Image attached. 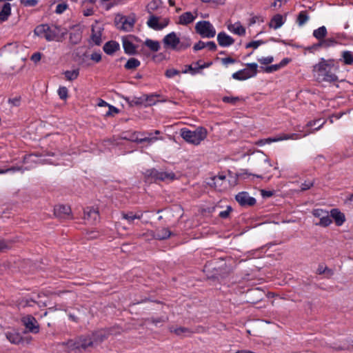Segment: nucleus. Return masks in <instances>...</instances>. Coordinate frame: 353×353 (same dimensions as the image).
<instances>
[{"instance_id": "obj_34", "label": "nucleus", "mask_w": 353, "mask_h": 353, "mask_svg": "<svg viewBox=\"0 0 353 353\" xmlns=\"http://www.w3.org/2000/svg\"><path fill=\"white\" fill-rule=\"evenodd\" d=\"M338 44L337 41L334 38L323 39L321 41L318 43L319 46H322L323 48H328Z\"/></svg>"}, {"instance_id": "obj_21", "label": "nucleus", "mask_w": 353, "mask_h": 353, "mask_svg": "<svg viewBox=\"0 0 353 353\" xmlns=\"http://www.w3.org/2000/svg\"><path fill=\"white\" fill-rule=\"evenodd\" d=\"M81 342V352L85 351L88 347L94 345V340L92 335H81L78 336Z\"/></svg>"}, {"instance_id": "obj_10", "label": "nucleus", "mask_w": 353, "mask_h": 353, "mask_svg": "<svg viewBox=\"0 0 353 353\" xmlns=\"http://www.w3.org/2000/svg\"><path fill=\"white\" fill-rule=\"evenodd\" d=\"M169 23V20L168 19H161L159 17L155 15H150L147 24L150 28L155 30H161L165 28Z\"/></svg>"}, {"instance_id": "obj_48", "label": "nucleus", "mask_w": 353, "mask_h": 353, "mask_svg": "<svg viewBox=\"0 0 353 353\" xmlns=\"http://www.w3.org/2000/svg\"><path fill=\"white\" fill-rule=\"evenodd\" d=\"M68 6L66 3H61L57 5L55 12L57 14H62L63 12L66 10Z\"/></svg>"}, {"instance_id": "obj_5", "label": "nucleus", "mask_w": 353, "mask_h": 353, "mask_svg": "<svg viewBox=\"0 0 353 353\" xmlns=\"http://www.w3.org/2000/svg\"><path fill=\"white\" fill-rule=\"evenodd\" d=\"M148 180L170 182L175 179L176 176L172 172H163L156 169H149L144 172Z\"/></svg>"}, {"instance_id": "obj_35", "label": "nucleus", "mask_w": 353, "mask_h": 353, "mask_svg": "<svg viewBox=\"0 0 353 353\" xmlns=\"http://www.w3.org/2000/svg\"><path fill=\"white\" fill-rule=\"evenodd\" d=\"M144 45L147 46L152 52H157L160 49L159 42L150 39H147L145 41Z\"/></svg>"}, {"instance_id": "obj_50", "label": "nucleus", "mask_w": 353, "mask_h": 353, "mask_svg": "<svg viewBox=\"0 0 353 353\" xmlns=\"http://www.w3.org/2000/svg\"><path fill=\"white\" fill-rule=\"evenodd\" d=\"M327 212V211L323 210L322 209H315L312 211V214L315 217H318L321 219L323 216H326Z\"/></svg>"}, {"instance_id": "obj_19", "label": "nucleus", "mask_w": 353, "mask_h": 353, "mask_svg": "<svg viewBox=\"0 0 353 353\" xmlns=\"http://www.w3.org/2000/svg\"><path fill=\"white\" fill-rule=\"evenodd\" d=\"M246 65L248 67L247 68H244L240 70L241 71V73L244 74V77L247 80L256 76L257 74L258 65L256 63H247Z\"/></svg>"}, {"instance_id": "obj_6", "label": "nucleus", "mask_w": 353, "mask_h": 353, "mask_svg": "<svg viewBox=\"0 0 353 353\" xmlns=\"http://www.w3.org/2000/svg\"><path fill=\"white\" fill-rule=\"evenodd\" d=\"M300 132H304V134L301 133H292V134H283L281 135L276 136L273 138H268L265 139H261L259 143L261 144H270L272 142H276L283 140H288V139H293L296 140L301 139L304 137H306L307 135L310 134V133H312V130H305L304 129L303 130H300Z\"/></svg>"}, {"instance_id": "obj_16", "label": "nucleus", "mask_w": 353, "mask_h": 353, "mask_svg": "<svg viewBox=\"0 0 353 353\" xmlns=\"http://www.w3.org/2000/svg\"><path fill=\"white\" fill-rule=\"evenodd\" d=\"M134 20L131 17H121L119 21L117 23V26L119 29H121L125 32H130L132 30L134 25Z\"/></svg>"}, {"instance_id": "obj_59", "label": "nucleus", "mask_w": 353, "mask_h": 353, "mask_svg": "<svg viewBox=\"0 0 353 353\" xmlns=\"http://www.w3.org/2000/svg\"><path fill=\"white\" fill-rule=\"evenodd\" d=\"M90 59L96 63H99L101 60V54L99 52H93Z\"/></svg>"}, {"instance_id": "obj_7", "label": "nucleus", "mask_w": 353, "mask_h": 353, "mask_svg": "<svg viewBox=\"0 0 353 353\" xmlns=\"http://www.w3.org/2000/svg\"><path fill=\"white\" fill-rule=\"evenodd\" d=\"M196 32L203 38H213L216 35V30L208 21H201L196 23Z\"/></svg>"}, {"instance_id": "obj_9", "label": "nucleus", "mask_w": 353, "mask_h": 353, "mask_svg": "<svg viewBox=\"0 0 353 353\" xmlns=\"http://www.w3.org/2000/svg\"><path fill=\"white\" fill-rule=\"evenodd\" d=\"M80 345L81 342L78 336L59 343V346L64 349L67 352H74L75 353L81 352V347H80Z\"/></svg>"}, {"instance_id": "obj_22", "label": "nucleus", "mask_w": 353, "mask_h": 353, "mask_svg": "<svg viewBox=\"0 0 353 353\" xmlns=\"http://www.w3.org/2000/svg\"><path fill=\"white\" fill-rule=\"evenodd\" d=\"M102 28L100 26H93L92 28L91 39L96 45L99 46L101 42Z\"/></svg>"}, {"instance_id": "obj_12", "label": "nucleus", "mask_w": 353, "mask_h": 353, "mask_svg": "<svg viewBox=\"0 0 353 353\" xmlns=\"http://www.w3.org/2000/svg\"><path fill=\"white\" fill-rule=\"evenodd\" d=\"M161 134V132L159 130H154L152 132H143L139 134V143H143L146 142L148 144L151 145L153 143L156 142L159 139H162L161 138H158L155 135H159Z\"/></svg>"}, {"instance_id": "obj_25", "label": "nucleus", "mask_w": 353, "mask_h": 353, "mask_svg": "<svg viewBox=\"0 0 353 353\" xmlns=\"http://www.w3.org/2000/svg\"><path fill=\"white\" fill-rule=\"evenodd\" d=\"M11 14V5L10 3H5L0 9V23L6 21Z\"/></svg>"}, {"instance_id": "obj_18", "label": "nucleus", "mask_w": 353, "mask_h": 353, "mask_svg": "<svg viewBox=\"0 0 353 353\" xmlns=\"http://www.w3.org/2000/svg\"><path fill=\"white\" fill-rule=\"evenodd\" d=\"M54 214L63 219L68 218L70 215L71 209L68 205H59L54 208Z\"/></svg>"}, {"instance_id": "obj_46", "label": "nucleus", "mask_w": 353, "mask_h": 353, "mask_svg": "<svg viewBox=\"0 0 353 353\" xmlns=\"http://www.w3.org/2000/svg\"><path fill=\"white\" fill-rule=\"evenodd\" d=\"M38 2V0H20L21 4L25 7H34Z\"/></svg>"}, {"instance_id": "obj_53", "label": "nucleus", "mask_w": 353, "mask_h": 353, "mask_svg": "<svg viewBox=\"0 0 353 353\" xmlns=\"http://www.w3.org/2000/svg\"><path fill=\"white\" fill-rule=\"evenodd\" d=\"M263 43V41H253L246 44L245 48H253L254 49H256L260 45Z\"/></svg>"}, {"instance_id": "obj_33", "label": "nucleus", "mask_w": 353, "mask_h": 353, "mask_svg": "<svg viewBox=\"0 0 353 353\" xmlns=\"http://www.w3.org/2000/svg\"><path fill=\"white\" fill-rule=\"evenodd\" d=\"M327 32L326 28L324 26H323L314 30L313 31L312 34L317 40H319V42H320L323 39H325V36L327 35Z\"/></svg>"}, {"instance_id": "obj_2", "label": "nucleus", "mask_w": 353, "mask_h": 353, "mask_svg": "<svg viewBox=\"0 0 353 353\" xmlns=\"http://www.w3.org/2000/svg\"><path fill=\"white\" fill-rule=\"evenodd\" d=\"M34 33L38 37L44 38L48 41H60L64 35V32H61L60 27L50 26L48 24L37 26L34 30Z\"/></svg>"}, {"instance_id": "obj_17", "label": "nucleus", "mask_w": 353, "mask_h": 353, "mask_svg": "<svg viewBox=\"0 0 353 353\" xmlns=\"http://www.w3.org/2000/svg\"><path fill=\"white\" fill-rule=\"evenodd\" d=\"M217 41L220 46L225 48L232 46L234 39L225 32H221L217 34Z\"/></svg>"}, {"instance_id": "obj_20", "label": "nucleus", "mask_w": 353, "mask_h": 353, "mask_svg": "<svg viewBox=\"0 0 353 353\" xmlns=\"http://www.w3.org/2000/svg\"><path fill=\"white\" fill-rule=\"evenodd\" d=\"M197 17V13L195 12L192 13L191 12H186L179 16V23L181 25H188L192 23Z\"/></svg>"}, {"instance_id": "obj_37", "label": "nucleus", "mask_w": 353, "mask_h": 353, "mask_svg": "<svg viewBox=\"0 0 353 353\" xmlns=\"http://www.w3.org/2000/svg\"><path fill=\"white\" fill-rule=\"evenodd\" d=\"M181 73L183 74H190L191 75L194 76L196 74H200V71L198 69V67H193V64L192 65H185L184 66V69L181 71Z\"/></svg>"}, {"instance_id": "obj_64", "label": "nucleus", "mask_w": 353, "mask_h": 353, "mask_svg": "<svg viewBox=\"0 0 353 353\" xmlns=\"http://www.w3.org/2000/svg\"><path fill=\"white\" fill-rule=\"evenodd\" d=\"M108 106H109V111L107 112V113H106L107 116L111 115L112 114H117L119 112V110L117 108L114 107L113 105H108Z\"/></svg>"}, {"instance_id": "obj_28", "label": "nucleus", "mask_w": 353, "mask_h": 353, "mask_svg": "<svg viewBox=\"0 0 353 353\" xmlns=\"http://www.w3.org/2000/svg\"><path fill=\"white\" fill-rule=\"evenodd\" d=\"M228 29L232 33L236 34L239 36H243L245 34V28L241 26L239 22L234 23V24H230L228 26Z\"/></svg>"}, {"instance_id": "obj_54", "label": "nucleus", "mask_w": 353, "mask_h": 353, "mask_svg": "<svg viewBox=\"0 0 353 353\" xmlns=\"http://www.w3.org/2000/svg\"><path fill=\"white\" fill-rule=\"evenodd\" d=\"M232 77L238 81H245L246 80L245 77H244V74L241 73V70H239L234 73L232 74Z\"/></svg>"}, {"instance_id": "obj_38", "label": "nucleus", "mask_w": 353, "mask_h": 353, "mask_svg": "<svg viewBox=\"0 0 353 353\" xmlns=\"http://www.w3.org/2000/svg\"><path fill=\"white\" fill-rule=\"evenodd\" d=\"M79 70L75 69L73 70H66L64 72V75L68 81H74L79 77Z\"/></svg>"}, {"instance_id": "obj_26", "label": "nucleus", "mask_w": 353, "mask_h": 353, "mask_svg": "<svg viewBox=\"0 0 353 353\" xmlns=\"http://www.w3.org/2000/svg\"><path fill=\"white\" fill-rule=\"evenodd\" d=\"M120 48L119 43L115 41H110L103 46V50L108 54H112Z\"/></svg>"}, {"instance_id": "obj_36", "label": "nucleus", "mask_w": 353, "mask_h": 353, "mask_svg": "<svg viewBox=\"0 0 353 353\" xmlns=\"http://www.w3.org/2000/svg\"><path fill=\"white\" fill-rule=\"evenodd\" d=\"M141 62L136 58H130L128 60L124 67L126 70H134L139 67Z\"/></svg>"}, {"instance_id": "obj_49", "label": "nucleus", "mask_w": 353, "mask_h": 353, "mask_svg": "<svg viewBox=\"0 0 353 353\" xmlns=\"http://www.w3.org/2000/svg\"><path fill=\"white\" fill-rule=\"evenodd\" d=\"M221 63L227 67L229 64H233L237 62V61L230 57L221 58Z\"/></svg>"}, {"instance_id": "obj_52", "label": "nucleus", "mask_w": 353, "mask_h": 353, "mask_svg": "<svg viewBox=\"0 0 353 353\" xmlns=\"http://www.w3.org/2000/svg\"><path fill=\"white\" fill-rule=\"evenodd\" d=\"M280 69H281V68H280V66H279V65L278 63V64H274V65H270V66H267L265 68L264 71L265 72H267V73H272V72L277 71V70H279Z\"/></svg>"}, {"instance_id": "obj_23", "label": "nucleus", "mask_w": 353, "mask_h": 353, "mask_svg": "<svg viewBox=\"0 0 353 353\" xmlns=\"http://www.w3.org/2000/svg\"><path fill=\"white\" fill-rule=\"evenodd\" d=\"M6 339L12 344L18 345L23 341L20 333L15 330L8 331L6 333Z\"/></svg>"}, {"instance_id": "obj_3", "label": "nucleus", "mask_w": 353, "mask_h": 353, "mask_svg": "<svg viewBox=\"0 0 353 353\" xmlns=\"http://www.w3.org/2000/svg\"><path fill=\"white\" fill-rule=\"evenodd\" d=\"M163 43L165 49L181 51L190 47L192 42L190 38H179L174 32H172L163 37Z\"/></svg>"}, {"instance_id": "obj_27", "label": "nucleus", "mask_w": 353, "mask_h": 353, "mask_svg": "<svg viewBox=\"0 0 353 353\" xmlns=\"http://www.w3.org/2000/svg\"><path fill=\"white\" fill-rule=\"evenodd\" d=\"M285 19L281 14H276L270 20L269 26L276 30L283 26V24L285 23Z\"/></svg>"}, {"instance_id": "obj_30", "label": "nucleus", "mask_w": 353, "mask_h": 353, "mask_svg": "<svg viewBox=\"0 0 353 353\" xmlns=\"http://www.w3.org/2000/svg\"><path fill=\"white\" fill-rule=\"evenodd\" d=\"M139 134L140 132H124L121 134V139L139 143Z\"/></svg>"}, {"instance_id": "obj_29", "label": "nucleus", "mask_w": 353, "mask_h": 353, "mask_svg": "<svg viewBox=\"0 0 353 353\" xmlns=\"http://www.w3.org/2000/svg\"><path fill=\"white\" fill-rule=\"evenodd\" d=\"M122 218L125 219L129 223H132L135 219H141L143 216L142 212H137L134 214L132 212H122Z\"/></svg>"}, {"instance_id": "obj_58", "label": "nucleus", "mask_w": 353, "mask_h": 353, "mask_svg": "<svg viewBox=\"0 0 353 353\" xmlns=\"http://www.w3.org/2000/svg\"><path fill=\"white\" fill-rule=\"evenodd\" d=\"M20 101H21L20 97H14V98L8 99L9 103L12 104L14 106H19L20 105Z\"/></svg>"}, {"instance_id": "obj_39", "label": "nucleus", "mask_w": 353, "mask_h": 353, "mask_svg": "<svg viewBox=\"0 0 353 353\" xmlns=\"http://www.w3.org/2000/svg\"><path fill=\"white\" fill-rule=\"evenodd\" d=\"M309 20V17L306 11H301L299 12L296 22L299 26H303Z\"/></svg>"}, {"instance_id": "obj_63", "label": "nucleus", "mask_w": 353, "mask_h": 353, "mask_svg": "<svg viewBox=\"0 0 353 353\" xmlns=\"http://www.w3.org/2000/svg\"><path fill=\"white\" fill-rule=\"evenodd\" d=\"M21 168L19 167H12L6 170L0 169V174H5L8 172H16L20 170Z\"/></svg>"}, {"instance_id": "obj_56", "label": "nucleus", "mask_w": 353, "mask_h": 353, "mask_svg": "<svg viewBox=\"0 0 353 353\" xmlns=\"http://www.w3.org/2000/svg\"><path fill=\"white\" fill-rule=\"evenodd\" d=\"M205 48V43L202 41H199L198 43H196L194 46L193 49L194 51H197V50H202Z\"/></svg>"}, {"instance_id": "obj_11", "label": "nucleus", "mask_w": 353, "mask_h": 353, "mask_svg": "<svg viewBox=\"0 0 353 353\" xmlns=\"http://www.w3.org/2000/svg\"><path fill=\"white\" fill-rule=\"evenodd\" d=\"M21 321L25 325L26 328L30 332L37 334L39 331V324L34 317L31 315H27L22 318Z\"/></svg>"}, {"instance_id": "obj_51", "label": "nucleus", "mask_w": 353, "mask_h": 353, "mask_svg": "<svg viewBox=\"0 0 353 353\" xmlns=\"http://www.w3.org/2000/svg\"><path fill=\"white\" fill-rule=\"evenodd\" d=\"M273 60L274 58L272 56L258 59V61L263 65H268L271 63L273 61Z\"/></svg>"}, {"instance_id": "obj_14", "label": "nucleus", "mask_w": 353, "mask_h": 353, "mask_svg": "<svg viewBox=\"0 0 353 353\" xmlns=\"http://www.w3.org/2000/svg\"><path fill=\"white\" fill-rule=\"evenodd\" d=\"M83 218L88 223L95 224L99 220V212L94 208H86L84 210Z\"/></svg>"}, {"instance_id": "obj_45", "label": "nucleus", "mask_w": 353, "mask_h": 353, "mask_svg": "<svg viewBox=\"0 0 353 353\" xmlns=\"http://www.w3.org/2000/svg\"><path fill=\"white\" fill-rule=\"evenodd\" d=\"M159 1L157 0H154L150 2L147 6L148 11L150 13H152L153 11H154L159 8Z\"/></svg>"}, {"instance_id": "obj_8", "label": "nucleus", "mask_w": 353, "mask_h": 353, "mask_svg": "<svg viewBox=\"0 0 353 353\" xmlns=\"http://www.w3.org/2000/svg\"><path fill=\"white\" fill-rule=\"evenodd\" d=\"M137 41V37L133 35H128L122 38L123 48L125 54L134 55L137 53V46L134 44Z\"/></svg>"}, {"instance_id": "obj_15", "label": "nucleus", "mask_w": 353, "mask_h": 353, "mask_svg": "<svg viewBox=\"0 0 353 353\" xmlns=\"http://www.w3.org/2000/svg\"><path fill=\"white\" fill-rule=\"evenodd\" d=\"M113 328H107L105 330H98L92 334V337L94 343H101L107 339L108 336L113 334Z\"/></svg>"}, {"instance_id": "obj_1", "label": "nucleus", "mask_w": 353, "mask_h": 353, "mask_svg": "<svg viewBox=\"0 0 353 353\" xmlns=\"http://www.w3.org/2000/svg\"><path fill=\"white\" fill-rule=\"evenodd\" d=\"M339 70V65L337 61L321 58L319 63L313 66L312 74L319 83H334L338 81L336 73Z\"/></svg>"}, {"instance_id": "obj_62", "label": "nucleus", "mask_w": 353, "mask_h": 353, "mask_svg": "<svg viewBox=\"0 0 353 353\" xmlns=\"http://www.w3.org/2000/svg\"><path fill=\"white\" fill-rule=\"evenodd\" d=\"M41 59V54L40 52H35L31 56V60L35 63L39 61Z\"/></svg>"}, {"instance_id": "obj_61", "label": "nucleus", "mask_w": 353, "mask_h": 353, "mask_svg": "<svg viewBox=\"0 0 353 353\" xmlns=\"http://www.w3.org/2000/svg\"><path fill=\"white\" fill-rule=\"evenodd\" d=\"M205 47L211 51H215L217 48L216 43L214 41H208L205 43Z\"/></svg>"}, {"instance_id": "obj_43", "label": "nucleus", "mask_w": 353, "mask_h": 353, "mask_svg": "<svg viewBox=\"0 0 353 353\" xmlns=\"http://www.w3.org/2000/svg\"><path fill=\"white\" fill-rule=\"evenodd\" d=\"M241 100V98L239 97H223L222 98V101L226 103H230L232 105H236L238 101Z\"/></svg>"}, {"instance_id": "obj_32", "label": "nucleus", "mask_w": 353, "mask_h": 353, "mask_svg": "<svg viewBox=\"0 0 353 353\" xmlns=\"http://www.w3.org/2000/svg\"><path fill=\"white\" fill-rule=\"evenodd\" d=\"M169 330L170 332L174 333L177 336H185L190 333V330L185 327H175L171 325L169 327Z\"/></svg>"}, {"instance_id": "obj_24", "label": "nucleus", "mask_w": 353, "mask_h": 353, "mask_svg": "<svg viewBox=\"0 0 353 353\" xmlns=\"http://www.w3.org/2000/svg\"><path fill=\"white\" fill-rule=\"evenodd\" d=\"M330 215L334 219L336 225H342L345 221V217L343 213L338 209L334 208L330 211Z\"/></svg>"}, {"instance_id": "obj_41", "label": "nucleus", "mask_w": 353, "mask_h": 353, "mask_svg": "<svg viewBox=\"0 0 353 353\" xmlns=\"http://www.w3.org/2000/svg\"><path fill=\"white\" fill-rule=\"evenodd\" d=\"M212 185H214V187L217 189L219 191H222L225 189L227 188V185L226 184H224L223 182H221V181L220 180H217L216 179V176H214L212 179Z\"/></svg>"}, {"instance_id": "obj_60", "label": "nucleus", "mask_w": 353, "mask_h": 353, "mask_svg": "<svg viewBox=\"0 0 353 353\" xmlns=\"http://www.w3.org/2000/svg\"><path fill=\"white\" fill-rule=\"evenodd\" d=\"M40 163H48V164H52V165H59L60 163L56 161L55 160H53L52 159H44L40 160Z\"/></svg>"}, {"instance_id": "obj_4", "label": "nucleus", "mask_w": 353, "mask_h": 353, "mask_svg": "<svg viewBox=\"0 0 353 353\" xmlns=\"http://www.w3.org/2000/svg\"><path fill=\"white\" fill-rule=\"evenodd\" d=\"M181 137L188 143L199 145L208 136V130L203 127H198L194 130L188 128L181 130Z\"/></svg>"}, {"instance_id": "obj_13", "label": "nucleus", "mask_w": 353, "mask_h": 353, "mask_svg": "<svg viewBox=\"0 0 353 353\" xmlns=\"http://www.w3.org/2000/svg\"><path fill=\"white\" fill-rule=\"evenodd\" d=\"M235 199L241 206H252L256 203V199L246 192H239Z\"/></svg>"}, {"instance_id": "obj_47", "label": "nucleus", "mask_w": 353, "mask_h": 353, "mask_svg": "<svg viewBox=\"0 0 353 353\" xmlns=\"http://www.w3.org/2000/svg\"><path fill=\"white\" fill-rule=\"evenodd\" d=\"M68 89L66 87H60L58 90V94L61 99L65 100L68 98Z\"/></svg>"}, {"instance_id": "obj_57", "label": "nucleus", "mask_w": 353, "mask_h": 353, "mask_svg": "<svg viewBox=\"0 0 353 353\" xmlns=\"http://www.w3.org/2000/svg\"><path fill=\"white\" fill-rule=\"evenodd\" d=\"M231 211L232 208L230 206H228L225 210L220 212L219 216L221 218L225 219L229 216Z\"/></svg>"}, {"instance_id": "obj_31", "label": "nucleus", "mask_w": 353, "mask_h": 353, "mask_svg": "<svg viewBox=\"0 0 353 353\" xmlns=\"http://www.w3.org/2000/svg\"><path fill=\"white\" fill-rule=\"evenodd\" d=\"M172 233L168 228H162L157 230L154 234V237L159 240H164L169 238Z\"/></svg>"}, {"instance_id": "obj_55", "label": "nucleus", "mask_w": 353, "mask_h": 353, "mask_svg": "<svg viewBox=\"0 0 353 353\" xmlns=\"http://www.w3.org/2000/svg\"><path fill=\"white\" fill-rule=\"evenodd\" d=\"M313 185L314 182L312 181H306L301 184V189L302 191H305L310 189Z\"/></svg>"}, {"instance_id": "obj_44", "label": "nucleus", "mask_w": 353, "mask_h": 353, "mask_svg": "<svg viewBox=\"0 0 353 353\" xmlns=\"http://www.w3.org/2000/svg\"><path fill=\"white\" fill-rule=\"evenodd\" d=\"M181 72H180L179 70H178L176 69L170 68V69L166 70V71L165 72V76L168 79H171L176 75H179Z\"/></svg>"}, {"instance_id": "obj_42", "label": "nucleus", "mask_w": 353, "mask_h": 353, "mask_svg": "<svg viewBox=\"0 0 353 353\" xmlns=\"http://www.w3.org/2000/svg\"><path fill=\"white\" fill-rule=\"evenodd\" d=\"M332 223V219L330 216L328 214V212L326 214V216H323L321 219L319 223H316V225L323 226V227H327Z\"/></svg>"}, {"instance_id": "obj_40", "label": "nucleus", "mask_w": 353, "mask_h": 353, "mask_svg": "<svg viewBox=\"0 0 353 353\" xmlns=\"http://www.w3.org/2000/svg\"><path fill=\"white\" fill-rule=\"evenodd\" d=\"M343 61L346 65H352L353 63V54L350 51H343L342 52Z\"/></svg>"}]
</instances>
